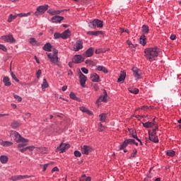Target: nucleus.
Masks as SVG:
<instances>
[{
    "label": "nucleus",
    "mask_w": 181,
    "mask_h": 181,
    "mask_svg": "<svg viewBox=\"0 0 181 181\" xmlns=\"http://www.w3.org/2000/svg\"><path fill=\"white\" fill-rule=\"evenodd\" d=\"M160 53V49L158 48V47H148L144 50V57L148 62H153L158 59Z\"/></svg>",
    "instance_id": "nucleus-1"
},
{
    "label": "nucleus",
    "mask_w": 181,
    "mask_h": 181,
    "mask_svg": "<svg viewBox=\"0 0 181 181\" xmlns=\"http://www.w3.org/2000/svg\"><path fill=\"white\" fill-rule=\"evenodd\" d=\"M156 131H158V126H156V129H153V132H148V139L154 144H158L159 142V139L156 136Z\"/></svg>",
    "instance_id": "nucleus-2"
},
{
    "label": "nucleus",
    "mask_w": 181,
    "mask_h": 181,
    "mask_svg": "<svg viewBox=\"0 0 181 181\" xmlns=\"http://www.w3.org/2000/svg\"><path fill=\"white\" fill-rule=\"evenodd\" d=\"M88 26L91 28V29H95L96 28H103L104 24L103 21L95 19L88 23Z\"/></svg>",
    "instance_id": "nucleus-3"
},
{
    "label": "nucleus",
    "mask_w": 181,
    "mask_h": 181,
    "mask_svg": "<svg viewBox=\"0 0 181 181\" xmlns=\"http://www.w3.org/2000/svg\"><path fill=\"white\" fill-rule=\"evenodd\" d=\"M49 9V5L46 4L45 6H39L36 11L34 13V16H39L40 15H43L46 11Z\"/></svg>",
    "instance_id": "nucleus-4"
},
{
    "label": "nucleus",
    "mask_w": 181,
    "mask_h": 181,
    "mask_svg": "<svg viewBox=\"0 0 181 181\" xmlns=\"http://www.w3.org/2000/svg\"><path fill=\"white\" fill-rule=\"evenodd\" d=\"M12 136L14 141H16V142H18V144L21 142H29V139L23 138L17 132H13L12 133Z\"/></svg>",
    "instance_id": "nucleus-5"
},
{
    "label": "nucleus",
    "mask_w": 181,
    "mask_h": 181,
    "mask_svg": "<svg viewBox=\"0 0 181 181\" xmlns=\"http://www.w3.org/2000/svg\"><path fill=\"white\" fill-rule=\"evenodd\" d=\"M47 54L51 63H53L54 64H57V62H59V57L57 56V52H55L52 54L47 53Z\"/></svg>",
    "instance_id": "nucleus-6"
},
{
    "label": "nucleus",
    "mask_w": 181,
    "mask_h": 181,
    "mask_svg": "<svg viewBox=\"0 0 181 181\" xmlns=\"http://www.w3.org/2000/svg\"><path fill=\"white\" fill-rule=\"evenodd\" d=\"M78 77L79 78V83L83 88H86V82L87 81V76L84 75L81 71L78 73Z\"/></svg>",
    "instance_id": "nucleus-7"
},
{
    "label": "nucleus",
    "mask_w": 181,
    "mask_h": 181,
    "mask_svg": "<svg viewBox=\"0 0 181 181\" xmlns=\"http://www.w3.org/2000/svg\"><path fill=\"white\" fill-rule=\"evenodd\" d=\"M83 40H78L74 45L71 50H73V52H78L79 50H81V49H83Z\"/></svg>",
    "instance_id": "nucleus-8"
},
{
    "label": "nucleus",
    "mask_w": 181,
    "mask_h": 181,
    "mask_svg": "<svg viewBox=\"0 0 181 181\" xmlns=\"http://www.w3.org/2000/svg\"><path fill=\"white\" fill-rule=\"evenodd\" d=\"M1 40H4L5 43H15L16 40L12 35H3L1 37Z\"/></svg>",
    "instance_id": "nucleus-9"
},
{
    "label": "nucleus",
    "mask_w": 181,
    "mask_h": 181,
    "mask_svg": "<svg viewBox=\"0 0 181 181\" xmlns=\"http://www.w3.org/2000/svg\"><path fill=\"white\" fill-rule=\"evenodd\" d=\"M29 145V141L20 142L18 143L17 148L21 153H25L26 152V147Z\"/></svg>",
    "instance_id": "nucleus-10"
},
{
    "label": "nucleus",
    "mask_w": 181,
    "mask_h": 181,
    "mask_svg": "<svg viewBox=\"0 0 181 181\" xmlns=\"http://www.w3.org/2000/svg\"><path fill=\"white\" fill-rule=\"evenodd\" d=\"M81 153L83 155H88V153L93 152V151H94V149H93V147H91L90 146H87V145H84L83 146L81 147Z\"/></svg>",
    "instance_id": "nucleus-11"
},
{
    "label": "nucleus",
    "mask_w": 181,
    "mask_h": 181,
    "mask_svg": "<svg viewBox=\"0 0 181 181\" xmlns=\"http://www.w3.org/2000/svg\"><path fill=\"white\" fill-rule=\"evenodd\" d=\"M108 95L107 94V90H103V95H100L99 98L96 100V104L99 103H107V98Z\"/></svg>",
    "instance_id": "nucleus-12"
},
{
    "label": "nucleus",
    "mask_w": 181,
    "mask_h": 181,
    "mask_svg": "<svg viewBox=\"0 0 181 181\" xmlns=\"http://www.w3.org/2000/svg\"><path fill=\"white\" fill-rule=\"evenodd\" d=\"M83 62H84V58L80 54H76L73 58V63H75V64H79V63H83Z\"/></svg>",
    "instance_id": "nucleus-13"
},
{
    "label": "nucleus",
    "mask_w": 181,
    "mask_h": 181,
    "mask_svg": "<svg viewBox=\"0 0 181 181\" xmlns=\"http://www.w3.org/2000/svg\"><path fill=\"white\" fill-rule=\"evenodd\" d=\"M66 148H70V144H64L63 143H61V144L57 148L56 152H59V151H61V153H63L64 152H66Z\"/></svg>",
    "instance_id": "nucleus-14"
},
{
    "label": "nucleus",
    "mask_w": 181,
    "mask_h": 181,
    "mask_svg": "<svg viewBox=\"0 0 181 181\" xmlns=\"http://www.w3.org/2000/svg\"><path fill=\"white\" fill-rule=\"evenodd\" d=\"M94 54V48L90 47L83 54V57H91Z\"/></svg>",
    "instance_id": "nucleus-15"
},
{
    "label": "nucleus",
    "mask_w": 181,
    "mask_h": 181,
    "mask_svg": "<svg viewBox=\"0 0 181 181\" xmlns=\"http://www.w3.org/2000/svg\"><path fill=\"white\" fill-rule=\"evenodd\" d=\"M90 78L93 83H100V76L95 73L91 74Z\"/></svg>",
    "instance_id": "nucleus-16"
},
{
    "label": "nucleus",
    "mask_w": 181,
    "mask_h": 181,
    "mask_svg": "<svg viewBox=\"0 0 181 181\" xmlns=\"http://www.w3.org/2000/svg\"><path fill=\"white\" fill-rule=\"evenodd\" d=\"M132 71L135 78H136V80H139V78H141V70L136 67H134L132 69Z\"/></svg>",
    "instance_id": "nucleus-17"
},
{
    "label": "nucleus",
    "mask_w": 181,
    "mask_h": 181,
    "mask_svg": "<svg viewBox=\"0 0 181 181\" xmlns=\"http://www.w3.org/2000/svg\"><path fill=\"white\" fill-rule=\"evenodd\" d=\"M63 19H64V17L63 16H54L52 18V21L53 23H60Z\"/></svg>",
    "instance_id": "nucleus-18"
},
{
    "label": "nucleus",
    "mask_w": 181,
    "mask_h": 181,
    "mask_svg": "<svg viewBox=\"0 0 181 181\" xmlns=\"http://www.w3.org/2000/svg\"><path fill=\"white\" fill-rule=\"evenodd\" d=\"M28 177H29L28 175H15L11 177V180L18 181V180H22L23 179H28Z\"/></svg>",
    "instance_id": "nucleus-19"
},
{
    "label": "nucleus",
    "mask_w": 181,
    "mask_h": 181,
    "mask_svg": "<svg viewBox=\"0 0 181 181\" xmlns=\"http://www.w3.org/2000/svg\"><path fill=\"white\" fill-rule=\"evenodd\" d=\"M64 11L67 10H53V9H49L47 11V13L49 15H52V16L54 15H60L61 12H64Z\"/></svg>",
    "instance_id": "nucleus-20"
},
{
    "label": "nucleus",
    "mask_w": 181,
    "mask_h": 181,
    "mask_svg": "<svg viewBox=\"0 0 181 181\" xmlns=\"http://www.w3.org/2000/svg\"><path fill=\"white\" fill-rule=\"evenodd\" d=\"M71 35V32H70V30H66L62 33V39H64V40L69 39Z\"/></svg>",
    "instance_id": "nucleus-21"
},
{
    "label": "nucleus",
    "mask_w": 181,
    "mask_h": 181,
    "mask_svg": "<svg viewBox=\"0 0 181 181\" xmlns=\"http://www.w3.org/2000/svg\"><path fill=\"white\" fill-rule=\"evenodd\" d=\"M95 71H103V73H105V74H107V73H108V69H107V68H105V66H103L101 65L96 66Z\"/></svg>",
    "instance_id": "nucleus-22"
},
{
    "label": "nucleus",
    "mask_w": 181,
    "mask_h": 181,
    "mask_svg": "<svg viewBox=\"0 0 181 181\" xmlns=\"http://www.w3.org/2000/svg\"><path fill=\"white\" fill-rule=\"evenodd\" d=\"M3 83L6 87H10V86L12 85V83H11V80L9 79V77H8V76L4 77Z\"/></svg>",
    "instance_id": "nucleus-23"
},
{
    "label": "nucleus",
    "mask_w": 181,
    "mask_h": 181,
    "mask_svg": "<svg viewBox=\"0 0 181 181\" xmlns=\"http://www.w3.org/2000/svg\"><path fill=\"white\" fill-rule=\"evenodd\" d=\"M125 77H127V73H125V71H122L117 79V82L121 83V81H124Z\"/></svg>",
    "instance_id": "nucleus-24"
},
{
    "label": "nucleus",
    "mask_w": 181,
    "mask_h": 181,
    "mask_svg": "<svg viewBox=\"0 0 181 181\" xmlns=\"http://www.w3.org/2000/svg\"><path fill=\"white\" fill-rule=\"evenodd\" d=\"M139 43L141 45V46H145L146 45V37L145 35H141L139 38Z\"/></svg>",
    "instance_id": "nucleus-25"
},
{
    "label": "nucleus",
    "mask_w": 181,
    "mask_h": 181,
    "mask_svg": "<svg viewBox=\"0 0 181 181\" xmlns=\"http://www.w3.org/2000/svg\"><path fill=\"white\" fill-rule=\"evenodd\" d=\"M142 124H143V127H144V128H153V127H155V122H151L142 123Z\"/></svg>",
    "instance_id": "nucleus-26"
},
{
    "label": "nucleus",
    "mask_w": 181,
    "mask_h": 181,
    "mask_svg": "<svg viewBox=\"0 0 181 181\" xmlns=\"http://www.w3.org/2000/svg\"><path fill=\"white\" fill-rule=\"evenodd\" d=\"M45 52H52V45L49 42H47L42 47Z\"/></svg>",
    "instance_id": "nucleus-27"
},
{
    "label": "nucleus",
    "mask_w": 181,
    "mask_h": 181,
    "mask_svg": "<svg viewBox=\"0 0 181 181\" xmlns=\"http://www.w3.org/2000/svg\"><path fill=\"white\" fill-rule=\"evenodd\" d=\"M87 35L90 36H98V35H103V31H88Z\"/></svg>",
    "instance_id": "nucleus-28"
},
{
    "label": "nucleus",
    "mask_w": 181,
    "mask_h": 181,
    "mask_svg": "<svg viewBox=\"0 0 181 181\" xmlns=\"http://www.w3.org/2000/svg\"><path fill=\"white\" fill-rule=\"evenodd\" d=\"M18 18V14H10L8 16V18L7 19V22H8V23H11L12 21H15V19H16Z\"/></svg>",
    "instance_id": "nucleus-29"
},
{
    "label": "nucleus",
    "mask_w": 181,
    "mask_h": 181,
    "mask_svg": "<svg viewBox=\"0 0 181 181\" xmlns=\"http://www.w3.org/2000/svg\"><path fill=\"white\" fill-rule=\"evenodd\" d=\"M29 43L30 45H32V46H40V44H39V42H37V41L36 40V39L33 38V37H30L29 39Z\"/></svg>",
    "instance_id": "nucleus-30"
},
{
    "label": "nucleus",
    "mask_w": 181,
    "mask_h": 181,
    "mask_svg": "<svg viewBox=\"0 0 181 181\" xmlns=\"http://www.w3.org/2000/svg\"><path fill=\"white\" fill-rule=\"evenodd\" d=\"M0 145H1V146L8 147V146H12V145H13V143L8 141H2L0 143Z\"/></svg>",
    "instance_id": "nucleus-31"
},
{
    "label": "nucleus",
    "mask_w": 181,
    "mask_h": 181,
    "mask_svg": "<svg viewBox=\"0 0 181 181\" xmlns=\"http://www.w3.org/2000/svg\"><path fill=\"white\" fill-rule=\"evenodd\" d=\"M22 124H21L19 122L15 121L11 123V128H13V129H16V128H19Z\"/></svg>",
    "instance_id": "nucleus-32"
},
{
    "label": "nucleus",
    "mask_w": 181,
    "mask_h": 181,
    "mask_svg": "<svg viewBox=\"0 0 181 181\" xmlns=\"http://www.w3.org/2000/svg\"><path fill=\"white\" fill-rule=\"evenodd\" d=\"M142 33L143 35H147V33H149V27L146 25H144L142 26Z\"/></svg>",
    "instance_id": "nucleus-33"
},
{
    "label": "nucleus",
    "mask_w": 181,
    "mask_h": 181,
    "mask_svg": "<svg viewBox=\"0 0 181 181\" xmlns=\"http://www.w3.org/2000/svg\"><path fill=\"white\" fill-rule=\"evenodd\" d=\"M8 156H1L0 162L3 164L8 163Z\"/></svg>",
    "instance_id": "nucleus-34"
},
{
    "label": "nucleus",
    "mask_w": 181,
    "mask_h": 181,
    "mask_svg": "<svg viewBox=\"0 0 181 181\" xmlns=\"http://www.w3.org/2000/svg\"><path fill=\"white\" fill-rule=\"evenodd\" d=\"M69 97L70 98H71V100H74L75 101H80V99L78 98H77V96L76 95V93L71 92L69 94Z\"/></svg>",
    "instance_id": "nucleus-35"
},
{
    "label": "nucleus",
    "mask_w": 181,
    "mask_h": 181,
    "mask_svg": "<svg viewBox=\"0 0 181 181\" xmlns=\"http://www.w3.org/2000/svg\"><path fill=\"white\" fill-rule=\"evenodd\" d=\"M30 12L17 13V16H19L20 18H26L30 16Z\"/></svg>",
    "instance_id": "nucleus-36"
},
{
    "label": "nucleus",
    "mask_w": 181,
    "mask_h": 181,
    "mask_svg": "<svg viewBox=\"0 0 181 181\" xmlns=\"http://www.w3.org/2000/svg\"><path fill=\"white\" fill-rule=\"evenodd\" d=\"M100 122H105V119H107V115L105 113H102L99 115Z\"/></svg>",
    "instance_id": "nucleus-37"
},
{
    "label": "nucleus",
    "mask_w": 181,
    "mask_h": 181,
    "mask_svg": "<svg viewBox=\"0 0 181 181\" xmlns=\"http://www.w3.org/2000/svg\"><path fill=\"white\" fill-rule=\"evenodd\" d=\"M126 142L127 143V145H138V143H136L135 140L132 139H126Z\"/></svg>",
    "instance_id": "nucleus-38"
},
{
    "label": "nucleus",
    "mask_w": 181,
    "mask_h": 181,
    "mask_svg": "<svg viewBox=\"0 0 181 181\" xmlns=\"http://www.w3.org/2000/svg\"><path fill=\"white\" fill-rule=\"evenodd\" d=\"M47 87H49V83H47L46 78H44L42 84V88L44 90V88H47Z\"/></svg>",
    "instance_id": "nucleus-39"
},
{
    "label": "nucleus",
    "mask_w": 181,
    "mask_h": 181,
    "mask_svg": "<svg viewBox=\"0 0 181 181\" xmlns=\"http://www.w3.org/2000/svg\"><path fill=\"white\" fill-rule=\"evenodd\" d=\"M166 155L168 156H175V155H176V152L175 151H173V150H168L166 151Z\"/></svg>",
    "instance_id": "nucleus-40"
},
{
    "label": "nucleus",
    "mask_w": 181,
    "mask_h": 181,
    "mask_svg": "<svg viewBox=\"0 0 181 181\" xmlns=\"http://www.w3.org/2000/svg\"><path fill=\"white\" fill-rule=\"evenodd\" d=\"M129 93H132V94H138V93H139V89L136 88H129Z\"/></svg>",
    "instance_id": "nucleus-41"
},
{
    "label": "nucleus",
    "mask_w": 181,
    "mask_h": 181,
    "mask_svg": "<svg viewBox=\"0 0 181 181\" xmlns=\"http://www.w3.org/2000/svg\"><path fill=\"white\" fill-rule=\"evenodd\" d=\"M85 63L87 64V66H90V67H93L94 66V62L89 59H86Z\"/></svg>",
    "instance_id": "nucleus-42"
},
{
    "label": "nucleus",
    "mask_w": 181,
    "mask_h": 181,
    "mask_svg": "<svg viewBox=\"0 0 181 181\" xmlns=\"http://www.w3.org/2000/svg\"><path fill=\"white\" fill-rule=\"evenodd\" d=\"M136 153H138V151H136V149H134L129 157L130 159H134V158H136Z\"/></svg>",
    "instance_id": "nucleus-43"
},
{
    "label": "nucleus",
    "mask_w": 181,
    "mask_h": 181,
    "mask_svg": "<svg viewBox=\"0 0 181 181\" xmlns=\"http://www.w3.org/2000/svg\"><path fill=\"white\" fill-rule=\"evenodd\" d=\"M54 39H55V40L62 39V33H55L54 34Z\"/></svg>",
    "instance_id": "nucleus-44"
},
{
    "label": "nucleus",
    "mask_w": 181,
    "mask_h": 181,
    "mask_svg": "<svg viewBox=\"0 0 181 181\" xmlns=\"http://www.w3.org/2000/svg\"><path fill=\"white\" fill-rule=\"evenodd\" d=\"M128 146V144L127 143L126 140L123 142L122 145L119 146V149L122 151V149H125V147Z\"/></svg>",
    "instance_id": "nucleus-45"
},
{
    "label": "nucleus",
    "mask_w": 181,
    "mask_h": 181,
    "mask_svg": "<svg viewBox=\"0 0 181 181\" xmlns=\"http://www.w3.org/2000/svg\"><path fill=\"white\" fill-rule=\"evenodd\" d=\"M104 129H105V127L104 126H103V124L99 123L98 124V131H100V132H103V131H104Z\"/></svg>",
    "instance_id": "nucleus-46"
},
{
    "label": "nucleus",
    "mask_w": 181,
    "mask_h": 181,
    "mask_svg": "<svg viewBox=\"0 0 181 181\" xmlns=\"http://www.w3.org/2000/svg\"><path fill=\"white\" fill-rule=\"evenodd\" d=\"M11 76L13 80H15V81H16L17 83H19V79L17 78L16 75H15V74H13V72L11 73Z\"/></svg>",
    "instance_id": "nucleus-47"
},
{
    "label": "nucleus",
    "mask_w": 181,
    "mask_h": 181,
    "mask_svg": "<svg viewBox=\"0 0 181 181\" xmlns=\"http://www.w3.org/2000/svg\"><path fill=\"white\" fill-rule=\"evenodd\" d=\"M82 179L85 181H91V177H87L86 175H82Z\"/></svg>",
    "instance_id": "nucleus-48"
},
{
    "label": "nucleus",
    "mask_w": 181,
    "mask_h": 181,
    "mask_svg": "<svg viewBox=\"0 0 181 181\" xmlns=\"http://www.w3.org/2000/svg\"><path fill=\"white\" fill-rule=\"evenodd\" d=\"M13 97H14L15 100H17V101L18 103H21V101H22V97H21L18 95H15V94H13Z\"/></svg>",
    "instance_id": "nucleus-49"
},
{
    "label": "nucleus",
    "mask_w": 181,
    "mask_h": 181,
    "mask_svg": "<svg viewBox=\"0 0 181 181\" xmlns=\"http://www.w3.org/2000/svg\"><path fill=\"white\" fill-rule=\"evenodd\" d=\"M74 156H76V158H80L81 156V153L78 151H75Z\"/></svg>",
    "instance_id": "nucleus-50"
},
{
    "label": "nucleus",
    "mask_w": 181,
    "mask_h": 181,
    "mask_svg": "<svg viewBox=\"0 0 181 181\" xmlns=\"http://www.w3.org/2000/svg\"><path fill=\"white\" fill-rule=\"evenodd\" d=\"M81 70L84 74H88V69H87L86 67H82Z\"/></svg>",
    "instance_id": "nucleus-51"
},
{
    "label": "nucleus",
    "mask_w": 181,
    "mask_h": 181,
    "mask_svg": "<svg viewBox=\"0 0 181 181\" xmlns=\"http://www.w3.org/2000/svg\"><path fill=\"white\" fill-rule=\"evenodd\" d=\"M0 50H3V52H6L8 49L5 45L0 44Z\"/></svg>",
    "instance_id": "nucleus-52"
},
{
    "label": "nucleus",
    "mask_w": 181,
    "mask_h": 181,
    "mask_svg": "<svg viewBox=\"0 0 181 181\" xmlns=\"http://www.w3.org/2000/svg\"><path fill=\"white\" fill-rule=\"evenodd\" d=\"M41 74H42V70L39 69L36 73L37 78H40Z\"/></svg>",
    "instance_id": "nucleus-53"
},
{
    "label": "nucleus",
    "mask_w": 181,
    "mask_h": 181,
    "mask_svg": "<svg viewBox=\"0 0 181 181\" xmlns=\"http://www.w3.org/2000/svg\"><path fill=\"white\" fill-rule=\"evenodd\" d=\"M27 149H29L30 152H32L33 151H34L35 149V146H27L26 147V151Z\"/></svg>",
    "instance_id": "nucleus-54"
},
{
    "label": "nucleus",
    "mask_w": 181,
    "mask_h": 181,
    "mask_svg": "<svg viewBox=\"0 0 181 181\" xmlns=\"http://www.w3.org/2000/svg\"><path fill=\"white\" fill-rule=\"evenodd\" d=\"M42 166V172H46V169H47V167L49 166V164H45L43 165H41Z\"/></svg>",
    "instance_id": "nucleus-55"
},
{
    "label": "nucleus",
    "mask_w": 181,
    "mask_h": 181,
    "mask_svg": "<svg viewBox=\"0 0 181 181\" xmlns=\"http://www.w3.org/2000/svg\"><path fill=\"white\" fill-rule=\"evenodd\" d=\"M80 110L82 111V112H86V111L88 109H87V107H86L82 106V107H80Z\"/></svg>",
    "instance_id": "nucleus-56"
},
{
    "label": "nucleus",
    "mask_w": 181,
    "mask_h": 181,
    "mask_svg": "<svg viewBox=\"0 0 181 181\" xmlns=\"http://www.w3.org/2000/svg\"><path fill=\"white\" fill-rule=\"evenodd\" d=\"M93 88H94L95 91H98V90H100V87L98 86V85H97L95 83L93 85Z\"/></svg>",
    "instance_id": "nucleus-57"
},
{
    "label": "nucleus",
    "mask_w": 181,
    "mask_h": 181,
    "mask_svg": "<svg viewBox=\"0 0 181 181\" xmlns=\"http://www.w3.org/2000/svg\"><path fill=\"white\" fill-rule=\"evenodd\" d=\"M127 43L128 46H129V47H134V44H132V42H131L130 40H127Z\"/></svg>",
    "instance_id": "nucleus-58"
},
{
    "label": "nucleus",
    "mask_w": 181,
    "mask_h": 181,
    "mask_svg": "<svg viewBox=\"0 0 181 181\" xmlns=\"http://www.w3.org/2000/svg\"><path fill=\"white\" fill-rule=\"evenodd\" d=\"M125 32L126 33H129V30H125L124 28H120V33H124Z\"/></svg>",
    "instance_id": "nucleus-59"
},
{
    "label": "nucleus",
    "mask_w": 181,
    "mask_h": 181,
    "mask_svg": "<svg viewBox=\"0 0 181 181\" xmlns=\"http://www.w3.org/2000/svg\"><path fill=\"white\" fill-rule=\"evenodd\" d=\"M53 172H59V168L57 167L53 168L52 170V173H53Z\"/></svg>",
    "instance_id": "nucleus-60"
},
{
    "label": "nucleus",
    "mask_w": 181,
    "mask_h": 181,
    "mask_svg": "<svg viewBox=\"0 0 181 181\" xmlns=\"http://www.w3.org/2000/svg\"><path fill=\"white\" fill-rule=\"evenodd\" d=\"M170 40H176V35H170Z\"/></svg>",
    "instance_id": "nucleus-61"
},
{
    "label": "nucleus",
    "mask_w": 181,
    "mask_h": 181,
    "mask_svg": "<svg viewBox=\"0 0 181 181\" xmlns=\"http://www.w3.org/2000/svg\"><path fill=\"white\" fill-rule=\"evenodd\" d=\"M133 138L136 139V141H139V142H141V140L139 139H138V136H136V134H133Z\"/></svg>",
    "instance_id": "nucleus-62"
},
{
    "label": "nucleus",
    "mask_w": 181,
    "mask_h": 181,
    "mask_svg": "<svg viewBox=\"0 0 181 181\" xmlns=\"http://www.w3.org/2000/svg\"><path fill=\"white\" fill-rule=\"evenodd\" d=\"M25 117H26V118H30V117H31L30 113H25Z\"/></svg>",
    "instance_id": "nucleus-63"
},
{
    "label": "nucleus",
    "mask_w": 181,
    "mask_h": 181,
    "mask_svg": "<svg viewBox=\"0 0 181 181\" xmlns=\"http://www.w3.org/2000/svg\"><path fill=\"white\" fill-rule=\"evenodd\" d=\"M66 90H67V86H64L62 87V91H66Z\"/></svg>",
    "instance_id": "nucleus-64"
}]
</instances>
